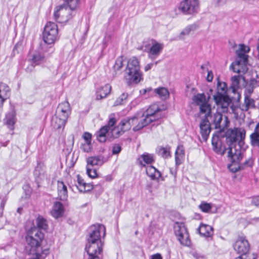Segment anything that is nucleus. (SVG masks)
<instances>
[{"mask_svg": "<svg viewBox=\"0 0 259 259\" xmlns=\"http://www.w3.org/2000/svg\"><path fill=\"white\" fill-rule=\"evenodd\" d=\"M77 184H75L76 188L80 192H85V190L84 188V185L86 183L84 182L83 179L80 177L79 175L77 176Z\"/></svg>", "mask_w": 259, "mask_h": 259, "instance_id": "obj_42", "label": "nucleus"}, {"mask_svg": "<svg viewBox=\"0 0 259 259\" xmlns=\"http://www.w3.org/2000/svg\"><path fill=\"white\" fill-rule=\"evenodd\" d=\"M252 160L251 159H248L243 163L237 164L234 167H233V165H228V168L232 172H236L239 170L244 169L245 166H252Z\"/></svg>", "mask_w": 259, "mask_h": 259, "instance_id": "obj_33", "label": "nucleus"}, {"mask_svg": "<svg viewBox=\"0 0 259 259\" xmlns=\"http://www.w3.org/2000/svg\"><path fill=\"white\" fill-rule=\"evenodd\" d=\"M151 259H162V257L160 253H156L151 256Z\"/></svg>", "mask_w": 259, "mask_h": 259, "instance_id": "obj_64", "label": "nucleus"}, {"mask_svg": "<svg viewBox=\"0 0 259 259\" xmlns=\"http://www.w3.org/2000/svg\"><path fill=\"white\" fill-rule=\"evenodd\" d=\"M178 8L185 15H194L198 12L199 3L198 0H183Z\"/></svg>", "mask_w": 259, "mask_h": 259, "instance_id": "obj_8", "label": "nucleus"}, {"mask_svg": "<svg viewBox=\"0 0 259 259\" xmlns=\"http://www.w3.org/2000/svg\"><path fill=\"white\" fill-rule=\"evenodd\" d=\"M193 101L197 105H201L207 102L206 99V96L204 94H198L194 96Z\"/></svg>", "mask_w": 259, "mask_h": 259, "instance_id": "obj_37", "label": "nucleus"}, {"mask_svg": "<svg viewBox=\"0 0 259 259\" xmlns=\"http://www.w3.org/2000/svg\"><path fill=\"white\" fill-rule=\"evenodd\" d=\"M174 231L180 243L185 246H189L191 243L188 232L183 223L177 222L174 225Z\"/></svg>", "mask_w": 259, "mask_h": 259, "instance_id": "obj_9", "label": "nucleus"}, {"mask_svg": "<svg viewBox=\"0 0 259 259\" xmlns=\"http://www.w3.org/2000/svg\"><path fill=\"white\" fill-rule=\"evenodd\" d=\"M64 4L68 8H70L71 9L75 10L76 8L79 6V0H63Z\"/></svg>", "mask_w": 259, "mask_h": 259, "instance_id": "obj_44", "label": "nucleus"}, {"mask_svg": "<svg viewBox=\"0 0 259 259\" xmlns=\"http://www.w3.org/2000/svg\"><path fill=\"white\" fill-rule=\"evenodd\" d=\"M250 143L252 146H257L259 145V122L256 125L253 132L250 134Z\"/></svg>", "mask_w": 259, "mask_h": 259, "instance_id": "obj_29", "label": "nucleus"}, {"mask_svg": "<svg viewBox=\"0 0 259 259\" xmlns=\"http://www.w3.org/2000/svg\"><path fill=\"white\" fill-rule=\"evenodd\" d=\"M139 164L145 166V163L151 164L154 161V158L152 154L148 153H144L138 158Z\"/></svg>", "mask_w": 259, "mask_h": 259, "instance_id": "obj_32", "label": "nucleus"}, {"mask_svg": "<svg viewBox=\"0 0 259 259\" xmlns=\"http://www.w3.org/2000/svg\"><path fill=\"white\" fill-rule=\"evenodd\" d=\"M111 90V86L106 84L101 87L96 92V100H101L106 98L110 93Z\"/></svg>", "mask_w": 259, "mask_h": 259, "instance_id": "obj_24", "label": "nucleus"}, {"mask_svg": "<svg viewBox=\"0 0 259 259\" xmlns=\"http://www.w3.org/2000/svg\"><path fill=\"white\" fill-rule=\"evenodd\" d=\"M131 128L130 123L126 118L122 119L118 125L112 130V134L115 138H118L124 132L129 130Z\"/></svg>", "mask_w": 259, "mask_h": 259, "instance_id": "obj_18", "label": "nucleus"}, {"mask_svg": "<svg viewBox=\"0 0 259 259\" xmlns=\"http://www.w3.org/2000/svg\"><path fill=\"white\" fill-rule=\"evenodd\" d=\"M146 174L151 180H158L161 177V172L153 166L146 167Z\"/></svg>", "mask_w": 259, "mask_h": 259, "instance_id": "obj_31", "label": "nucleus"}, {"mask_svg": "<svg viewBox=\"0 0 259 259\" xmlns=\"http://www.w3.org/2000/svg\"><path fill=\"white\" fill-rule=\"evenodd\" d=\"M70 112L71 110L69 103L68 101H64L59 104L58 106L56 114L59 116L62 117L66 116V118L68 119Z\"/></svg>", "mask_w": 259, "mask_h": 259, "instance_id": "obj_20", "label": "nucleus"}, {"mask_svg": "<svg viewBox=\"0 0 259 259\" xmlns=\"http://www.w3.org/2000/svg\"><path fill=\"white\" fill-rule=\"evenodd\" d=\"M6 122L10 129L12 130L13 128L15 120L14 115L12 112H10L6 114Z\"/></svg>", "mask_w": 259, "mask_h": 259, "instance_id": "obj_43", "label": "nucleus"}, {"mask_svg": "<svg viewBox=\"0 0 259 259\" xmlns=\"http://www.w3.org/2000/svg\"><path fill=\"white\" fill-rule=\"evenodd\" d=\"M93 186L92 185L89 184V183H85V184L84 185V188H85V192H87V191H90L91 190H92L93 189Z\"/></svg>", "mask_w": 259, "mask_h": 259, "instance_id": "obj_62", "label": "nucleus"}, {"mask_svg": "<svg viewBox=\"0 0 259 259\" xmlns=\"http://www.w3.org/2000/svg\"><path fill=\"white\" fill-rule=\"evenodd\" d=\"M212 125H214L215 129H219L220 131H224L230 124L228 118L220 112H216L213 115L209 116Z\"/></svg>", "mask_w": 259, "mask_h": 259, "instance_id": "obj_10", "label": "nucleus"}, {"mask_svg": "<svg viewBox=\"0 0 259 259\" xmlns=\"http://www.w3.org/2000/svg\"><path fill=\"white\" fill-rule=\"evenodd\" d=\"M58 193L61 200H65L67 199L68 197L67 189L63 182H58Z\"/></svg>", "mask_w": 259, "mask_h": 259, "instance_id": "obj_30", "label": "nucleus"}, {"mask_svg": "<svg viewBox=\"0 0 259 259\" xmlns=\"http://www.w3.org/2000/svg\"><path fill=\"white\" fill-rule=\"evenodd\" d=\"M142 74L140 71L139 61L135 57L129 59L124 70V78L128 83H137L141 80Z\"/></svg>", "mask_w": 259, "mask_h": 259, "instance_id": "obj_3", "label": "nucleus"}, {"mask_svg": "<svg viewBox=\"0 0 259 259\" xmlns=\"http://www.w3.org/2000/svg\"><path fill=\"white\" fill-rule=\"evenodd\" d=\"M157 152L159 156L164 158H167L170 155L169 147H158L157 149Z\"/></svg>", "mask_w": 259, "mask_h": 259, "instance_id": "obj_41", "label": "nucleus"}, {"mask_svg": "<svg viewBox=\"0 0 259 259\" xmlns=\"http://www.w3.org/2000/svg\"><path fill=\"white\" fill-rule=\"evenodd\" d=\"M184 157V155L175 154V162L177 166H178L182 163Z\"/></svg>", "mask_w": 259, "mask_h": 259, "instance_id": "obj_53", "label": "nucleus"}, {"mask_svg": "<svg viewBox=\"0 0 259 259\" xmlns=\"http://www.w3.org/2000/svg\"><path fill=\"white\" fill-rule=\"evenodd\" d=\"M254 89V85L252 83L249 84L245 90L244 96L250 97V95L253 92Z\"/></svg>", "mask_w": 259, "mask_h": 259, "instance_id": "obj_49", "label": "nucleus"}, {"mask_svg": "<svg viewBox=\"0 0 259 259\" xmlns=\"http://www.w3.org/2000/svg\"><path fill=\"white\" fill-rule=\"evenodd\" d=\"M200 111L201 113H205L206 116H211V107L207 102L200 106Z\"/></svg>", "mask_w": 259, "mask_h": 259, "instance_id": "obj_45", "label": "nucleus"}, {"mask_svg": "<svg viewBox=\"0 0 259 259\" xmlns=\"http://www.w3.org/2000/svg\"><path fill=\"white\" fill-rule=\"evenodd\" d=\"M102 242H87L85 249L89 254L88 259H100L99 254L103 251Z\"/></svg>", "mask_w": 259, "mask_h": 259, "instance_id": "obj_13", "label": "nucleus"}, {"mask_svg": "<svg viewBox=\"0 0 259 259\" xmlns=\"http://www.w3.org/2000/svg\"><path fill=\"white\" fill-rule=\"evenodd\" d=\"M154 93L162 100H165L169 97V93L167 89L160 87L154 90Z\"/></svg>", "mask_w": 259, "mask_h": 259, "instance_id": "obj_35", "label": "nucleus"}, {"mask_svg": "<svg viewBox=\"0 0 259 259\" xmlns=\"http://www.w3.org/2000/svg\"><path fill=\"white\" fill-rule=\"evenodd\" d=\"M103 232V236H105V227L102 224L91 226L90 228L89 236L88 242H102L101 240V233Z\"/></svg>", "mask_w": 259, "mask_h": 259, "instance_id": "obj_12", "label": "nucleus"}, {"mask_svg": "<svg viewBox=\"0 0 259 259\" xmlns=\"http://www.w3.org/2000/svg\"><path fill=\"white\" fill-rule=\"evenodd\" d=\"M122 61L121 58H118L114 65V69L115 70H119L122 67Z\"/></svg>", "mask_w": 259, "mask_h": 259, "instance_id": "obj_52", "label": "nucleus"}, {"mask_svg": "<svg viewBox=\"0 0 259 259\" xmlns=\"http://www.w3.org/2000/svg\"><path fill=\"white\" fill-rule=\"evenodd\" d=\"M199 207L203 212H209L212 208V205L210 203L203 201L199 205Z\"/></svg>", "mask_w": 259, "mask_h": 259, "instance_id": "obj_47", "label": "nucleus"}, {"mask_svg": "<svg viewBox=\"0 0 259 259\" xmlns=\"http://www.w3.org/2000/svg\"><path fill=\"white\" fill-rule=\"evenodd\" d=\"M170 174L174 177V178L176 179L177 177V169L176 168H170Z\"/></svg>", "mask_w": 259, "mask_h": 259, "instance_id": "obj_63", "label": "nucleus"}, {"mask_svg": "<svg viewBox=\"0 0 259 259\" xmlns=\"http://www.w3.org/2000/svg\"><path fill=\"white\" fill-rule=\"evenodd\" d=\"M36 224L38 229L46 230L48 228L47 220L41 216H39L36 220Z\"/></svg>", "mask_w": 259, "mask_h": 259, "instance_id": "obj_39", "label": "nucleus"}, {"mask_svg": "<svg viewBox=\"0 0 259 259\" xmlns=\"http://www.w3.org/2000/svg\"><path fill=\"white\" fill-rule=\"evenodd\" d=\"M198 26L196 24H192L187 26L180 33V38H183L182 36L184 35H189L191 31L195 30L197 28Z\"/></svg>", "mask_w": 259, "mask_h": 259, "instance_id": "obj_38", "label": "nucleus"}, {"mask_svg": "<svg viewBox=\"0 0 259 259\" xmlns=\"http://www.w3.org/2000/svg\"><path fill=\"white\" fill-rule=\"evenodd\" d=\"M108 126H104L100 128L97 134V139L100 142H105L106 141V134L108 132Z\"/></svg>", "mask_w": 259, "mask_h": 259, "instance_id": "obj_36", "label": "nucleus"}, {"mask_svg": "<svg viewBox=\"0 0 259 259\" xmlns=\"http://www.w3.org/2000/svg\"><path fill=\"white\" fill-rule=\"evenodd\" d=\"M208 118V115L206 116L202 119L199 124L200 133L204 140L207 139L211 131L210 125L211 123Z\"/></svg>", "mask_w": 259, "mask_h": 259, "instance_id": "obj_16", "label": "nucleus"}, {"mask_svg": "<svg viewBox=\"0 0 259 259\" xmlns=\"http://www.w3.org/2000/svg\"><path fill=\"white\" fill-rule=\"evenodd\" d=\"M175 154L184 156L185 150H184V147L182 145L178 146L177 147V149L176 151Z\"/></svg>", "mask_w": 259, "mask_h": 259, "instance_id": "obj_56", "label": "nucleus"}, {"mask_svg": "<svg viewBox=\"0 0 259 259\" xmlns=\"http://www.w3.org/2000/svg\"><path fill=\"white\" fill-rule=\"evenodd\" d=\"M83 138L85 143H91L92 135L90 133L88 132L84 133L83 135Z\"/></svg>", "mask_w": 259, "mask_h": 259, "instance_id": "obj_55", "label": "nucleus"}, {"mask_svg": "<svg viewBox=\"0 0 259 259\" xmlns=\"http://www.w3.org/2000/svg\"><path fill=\"white\" fill-rule=\"evenodd\" d=\"M44 238V233L38 229H32L26 237V252L29 254H37V256L44 254L46 256L49 253V249H42L41 247V243Z\"/></svg>", "mask_w": 259, "mask_h": 259, "instance_id": "obj_1", "label": "nucleus"}, {"mask_svg": "<svg viewBox=\"0 0 259 259\" xmlns=\"http://www.w3.org/2000/svg\"><path fill=\"white\" fill-rule=\"evenodd\" d=\"M58 29L57 24L54 22L47 23L43 32V39L48 45L53 44L58 37Z\"/></svg>", "mask_w": 259, "mask_h": 259, "instance_id": "obj_7", "label": "nucleus"}, {"mask_svg": "<svg viewBox=\"0 0 259 259\" xmlns=\"http://www.w3.org/2000/svg\"><path fill=\"white\" fill-rule=\"evenodd\" d=\"M34 176L35 181L38 184V187H39V184L42 180L46 178L45 166L42 163H38L35 167L34 171Z\"/></svg>", "mask_w": 259, "mask_h": 259, "instance_id": "obj_19", "label": "nucleus"}, {"mask_svg": "<svg viewBox=\"0 0 259 259\" xmlns=\"http://www.w3.org/2000/svg\"><path fill=\"white\" fill-rule=\"evenodd\" d=\"M233 247L234 250L240 255L252 254L249 252V242L243 236H238L237 240L233 245Z\"/></svg>", "mask_w": 259, "mask_h": 259, "instance_id": "obj_14", "label": "nucleus"}, {"mask_svg": "<svg viewBox=\"0 0 259 259\" xmlns=\"http://www.w3.org/2000/svg\"><path fill=\"white\" fill-rule=\"evenodd\" d=\"M80 148L84 152H89L91 149V143H82Z\"/></svg>", "mask_w": 259, "mask_h": 259, "instance_id": "obj_54", "label": "nucleus"}, {"mask_svg": "<svg viewBox=\"0 0 259 259\" xmlns=\"http://www.w3.org/2000/svg\"><path fill=\"white\" fill-rule=\"evenodd\" d=\"M165 110V108L159 107L157 105L151 106L147 111V113H138L133 116L134 119V131H138L151 122L161 118L163 116L161 112Z\"/></svg>", "mask_w": 259, "mask_h": 259, "instance_id": "obj_2", "label": "nucleus"}, {"mask_svg": "<svg viewBox=\"0 0 259 259\" xmlns=\"http://www.w3.org/2000/svg\"><path fill=\"white\" fill-rule=\"evenodd\" d=\"M249 50V47L244 45H240V50L236 52L237 57L230 66V68L234 72L245 74L248 71L247 65L248 56L245 53Z\"/></svg>", "mask_w": 259, "mask_h": 259, "instance_id": "obj_4", "label": "nucleus"}, {"mask_svg": "<svg viewBox=\"0 0 259 259\" xmlns=\"http://www.w3.org/2000/svg\"><path fill=\"white\" fill-rule=\"evenodd\" d=\"M56 10L54 13V16L56 21L59 23L67 21L71 18V12L73 10L65 6V5H61L56 7Z\"/></svg>", "mask_w": 259, "mask_h": 259, "instance_id": "obj_11", "label": "nucleus"}, {"mask_svg": "<svg viewBox=\"0 0 259 259\" xmlns=\"http://www.w3.org/2000/svg\"><path fill=\"white\" fill-rule=\"evenodd\" d=\"M64 212V206L63 204L58 201L54 203L51 214L53 217L57 219L61 217Z\"/></svg>", "mask_w": 259, "mask_h": 259, "instance_id": "obj_27", "label": "nucleus"}, {"mask_svg": "<svg viewBox=\"0 0 259 259\" xmlns=\"http://www.w3.org/2000/svg\"><path fill=\"white\" fill-rule=\"evenodd\" d=\"M87 174L91 178H95L98 176L96 169L89 166H87Z\"/></svg>", "mask_w": 259, "mask_h": 259, "instance_id": "obj_48", "label": "nucleus"}, {"mask_svg": "<svg viewBox=\"0 0 259 259\" xmlns=\"http://www.w3.org/2000/svg\"><path fill=\"white\" fill-rule=\"evenodd\" d=\"M116 119L114 117H110L109 119V120L108 121V125L107 126H108V129L109 130V127L113 126L115 123H116Z\"/></svg>", "mask_w": 259, "mask_h": 259, "instance_id": "obj_57", "label": "nucleus"}, {"mask_svg": "<svg viewBox=\"0 0 259 259\" xmlns=\"http://www.w3.org/2000/svg\"><path fill=\"white\" fill-rule=\"evenodd\" d=\"M67 120L66 116L62 117L56 114L52 118V125L55 129H60L62 127L63 128L66 124Z\"/></svg>", "mask_w": 259, "mask_h": 259, "instance_id": "obj_22", "label": "nucleus"}, {"mask_svg": "<svg viewBox=\"0 0 259 259\" xmlns=\"http://www.w3.org/2000/svg\"><path fill=\"white\" fill-rule=\"evenodd\" d=\"M212 144L213 145V150L217 153L218 154H219L220 155H223L225 154V153H227V157L228 159L231 158L232 156H234V153L236 152L237 150H238V148L236 146V145H229V146L228 148H225L224 146H221L220 147H218L217 146V143L214 144V140H212Z\"/></svg>", "mask_w": 259, "mask_h": 259, "instance_id": "obj_15", "label": "nucleus"}, {"mask_svg": "<svg viewBox=\"0 0 259 259\" xmlns=\"http://www.w3.org/2000/svg\"><path fill=\"white\" fill-rule=\"evenodd\" d=\"M128 95L127 93H124L122 94L115 101L114 105L118 106L125 104L126 102V100Z\"/></svg>", "mask_w": 259, "mask_h": 259, "instance_id": "obj_46", "label": "nucleus"}, {"mask_svg": "<svg viewBox=\"0 0 259 259\" xmlns=\"http://www.w3.org/2000/svg\"><path fill=\"white\" fill-rule=\"evenodd\" d=\"M163 45L157 42L152 45L148 53L149 58L151 59L156 58L162 51Z\"/></svg>", "mask_w": 259, "mask_h": 259, "instance_id": "obj_21", "label": "nucleus"}, {"mask_svg": "<svg viewBox=\"0 0 259 259\" xmlns=\"http://www.w3.org/2000/svg\"><path fill=\"white\" fill-rule=\"evenodd\" d=\"M29 60L31 63V68L29 70V67L27 68V71H31L32 68H34L35 65H38L46 61V58L43 53L35 51L29 55Z\"/></svg>", "mask_w": 259, "mask_h": 259, "instance_id": "obj_17", "label": "nucleus"}, {"mask_svg": "<svg viewBox=\"0 0 259 259\" xmlns=\"http://www.w3.org/2000/svg\"><path fill=\"white\" fill-rule=\"evenodd\" d=\"M255 107V101L253 99L244 96V103L240 106V109L243 111H247L249 109L254 108Z\"/></svg>", "mask_w": 259, "mask_h": 259, "instance_id": "obj_28", "label": "nucleus"}, {"mask_svg": "<svg viewBox=\"0 0 259 259\" xmlns=\"http://www.w3.org/2000/svg\"><path fill=\"white\" fill-rule=\"evenodd\" d=\"M238 150L236 152L234 153V156H232L231 158L228 159V160L231 162V164L229 165H233V167L237 165V164H239V162L242 159V156L241 154V151L240 150V148L239 146H238Z\"/></svg>", "mask_w": 259, "mask_h": 259, "instance_id": "obj_34", "label": "nucleus"}, {"mask_svg": "<svg viewBox=\"0 0 259 259\" xmlns=\"http://www.w3.org/2000/svg\"><path fill=\"white\" fill-rule=\"evenodd\" d=\"M7 201V198L6 197H5L3 198V199L1 201V204H0V208L3 210L4 208L5 204Z\"/></svg>", "mask_w": 259, "mask_h": 259, "instance_id": "obj_60", "label": "nucleus"}, {"mask_svg": "<svg viewBox=\"0 0 259 259\" xmlns=\"http://www.w3.org/2000/svg\"><path fill=\"white\" fill-rule=\"evenodd\" d=\"M192 255L195 259L203 258L204 257L203 256L196 252H193Z\"/></svg>", "mask_w": 259, "mask_h": 259, "instance_id": "obj_61", "label": "nucleus"}, {"mask_svg": "<svg viewBox=\"0 0 259 259\" xmlns=\"http://www.w3.org/2000/svg\"><path fill=\"white\" fill-rule=\"evenodd\" d=\"M245 135L246 131L244 128H230L226 133L227 142L229 145H236L237 142L241 143L244 140Z\"/></svg>", "mask_w": 259, "mask_h": 259, "instance_id": "obj_6", "label": "nucleus"}, {"mask_svg": "<svg viewBox=\"0 0 259 259\" xmlns=\"http://www.w3.org/2000/svg\"><path fill=\"white\" fill-rule=\"evenodd\" d=\"M87 165L90 167L93 166H101L105 162V158L101 155L91 156L88 158L87 160Z\"/></svg>", "mask_w": 259, "mask_h": 259, "instance_id": "obj_25", "label": "nucleus"}, {"mask_svg": "<svg viewBox=\"0 0 259 259\" xmlns=\"http://www.w3.org/2000/svg\"><path fill=\"white\" fill-rule=\"evenodd\" d=\"M206 79L207 81L211 82L213 79V73L211 71H209L207 70V76Z\"/></svg>", "mask_w": 259, "mask_h": 259, "instance_id": "obj_58", "label": "nucleus"}, {"mask_svg": "<svg viewBox=\"0 0 259 259\" xmlns=\"http://www.w3.org/2000/svg\"><path fill=\"white\" fill-rule=\"evenodd\" d=\"M227 90V84L225 82H218L217 85V94L213 95V100L216 104L222 108L223 112H227L228 107L231 103V99L227 96L224 95Z\"/></svg>", "mask_w": 259, "mask_h": 259, "instance_id": "obj_5", "label": "nucleus"}, {"mask_svg": "<svg viewBox=\"0 0 259 259\" xmlns=\"http://www.w3.org/2000/svg\"><path fill=\"white\" fill-rule=\"evenodd\" d=\"M10 95V89L9 86L3 82H0V106L3 105L5 100Z\"/></svg>", "mask_w": 259, "mask_h": 259, "instance_id": "obj_23", "label": "nucleus"}, {"mask_svg": "<svg viewBox=\"0 0 259 259\" xmlns=\"http://www.w3.org/2000/svg\"><path fill=\"white\" fill-rule=\"evenodd\" d=\"M240 75H235L231 77V87L232 88L233 92L235 91L239 88L240 83Z\"/></svg>", "mask_w": 259, "mask_h": 259, "instance_id": "obj_40", "label": "nucleus"}, {"mask_svg": "<svg viewBox=\"0 0 259 259\" xmlns=\"http://www.w3.org/2000/svg\"><path fill=\"white\" fill-rule=\"evenodd\" d=\"M252 203L255 206H259V196H255L252 198Z\"/></svg>", "mask_w": 259, "mask_h": 259, "instance_id": "obj_59", "label": "nucleus"}, {"mask_svg": "<svg viewBox=\"0 0 259 259\" xmlns=\"http://www.w3.org/2000/svg\"><path fill=\"white\" fill-rule=\"evenodd\" d=\"M197 230L201 236L205 237H210L213 233V229L212 227L203 224H201Z\"/></svg>", "mask_w": 259, "mask_h": 259, "instance_id": "obj_26", "label": "nucleus"}, {"mask_svg": "<svg viewBox=\"0 0 259 259\" xmlns=\"http://www.w3.org/2000/svg\"><path fill=\"white\" fill-rule=\"evenodd\" d=\"M121 150V147L119 144H115L112 147V153L113 155L118 154Z\"/></svg>", "mask_w": 259, "mask_h": 259, "instance_id": "obj_50", "label": "nucleus"}, {"mask_svg": "<svg viewBox=\"0 0 259 259\" xmlns=\"http://www.w3.org/2000/svg\"><path fill=\"white\" fill-rule=\"evenodd\" d=\"M256 255L254 254H242L235 259H255Z\"/></svg>", "mask_w": 259, "mask_h": 259, "instance_id": "obj_51", "label": "nucleus"}]
</instances>
